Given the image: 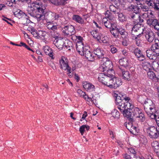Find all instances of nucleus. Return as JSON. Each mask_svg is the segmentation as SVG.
<instances>
[{"instance_id":"nucleus-15","label":"nucleus","mask_w":159,"mask_h":159,"mask_svg":"<svg viewBox=\"0 0 159 159\" xmlns=\"http://www.w3.org/2000/svg\"><path fill=\"white\" fill-rule=\"evenodd\" d=\"M157 20L153 14L150 11L147 20V23L149 25L151 26V24Z\"/></svg>"},{"instance_id":"nucleus-27","label":"nucleus","mask_w":159,"mask_h":159,"mask_svg":"<svg viewBox=\"0 0 159 159\" xmlns=\"http://www.w3.org/2000/svg\"><path fill=\"white\" fill-rule=\"evenodd\" d=\"M147 75L148 77L152 80L154 81L157 80L155 73L149 70L148 71Z\"/></svg>"},{"instance_id":"nucleus-30","label":"nucleus","mask_w":159,"mask_h":159,"mask_svg":"<svg viewBox=\"0 0 159 159\" xmlns=\"http://www.w3.org/2000/svg\"><path fill=\"white\" fill-rule=\"evenodd\" d=\"M64 43L62 40H56L55 44L58 49H62L63 47Z\"/></svg>"},{"instance_id":"nucleus-20","label":"nucleus","mask_w":159,"mask_h":159,"mask_svg":"<svg viewBox=\"0 0 159 159\" xmlns=\"http://www.w3.org/2000/svg\"><path fill=\"white\" fill-rule=\"evenodd\" d=\"M94 54L97 55L99 58H104V51L100 48H97L94 51Z\"/></svg>"},{"instance_id":"nucleus-21","label":"nucleus","mask_w":159,"mask_h":159,"mask_svg":"<svg viewBox=\"0 0 159 159\" xmlns=\"http://www.w3.org/2000/svg\"><path fill=\"white\" fill-rule=\"evenodd\" d=\"M83 88L87 91L90 90H93L94 89V86L90 83H88L87 82H85L83 83Z\"/></svg>"},{"instance_id":"nucleus-35","label":"nucleus","mask_w":159,"mask_h":159,"mask_svg":"<svg viewBox=\"0 0 159 159\" xmlns=\"http://www.w3.org/2000/svg\"><path fill=\"white\" fill-rule=\"evenodd\" d=\"M120 64L122 66L126 67L127 66L128 62L127 60L125 58H123L120 59L119 61Z\"/></svg>"},{"instance_id":"nucleus-36","label":"nucleus","mask_w":159,"mask_h":159,"mask_svg":"<svg viewBox=\"0 0 159 159\" xmlns=\"http://www.w3.org/2000/svg\"><path fill=\"white\" fill-rule=\"evenodd\" d=\"M128 153L130 154V155L133 157L134 158H136V152L133 148H128Z\"/></svg>"},{"instance_id":"nucleus-33","label":"nucleus","mask_w":159,"mask_h":159,"mask_svg":"<svg viewBox=\"0 0 159 159\" xmlns=\"http://www.w3.org/2000/svg\"><path fill=\"white\" fill-rule=\"evenodd\" d=\"M129 7L134 12L135 14H138L139 12L140 8L137 6L132 5Z\"/></svg>"},{"instance_id":"nucleus-11","label":"nucleus","mask_w":159,"mask_h":159,"mask_svg":"<svg viewBox=\"0 0 159 159\" xmlns=\"http://www.w3.org/2000/svg\"><path fill=\"white\" fill-rule=\"evenodd\" d=\"M76 48L79 53L82 56V55L84 54V52L87 49V47L84 46L81 42L79 41L76 43Z\"/></svg>"},{"instance_id":"nucleus-39","label":"nucleus","mask_w":159,"mask_h":159,"mask_svg":"<svg viewBox=\"0 0 159 159\" xmlns=\"http://www.w3.org/2000/svg\"><path fill=\"white\" fill-rule=\"evenodd\" d=\"M133 52L137 57H139L142 54L141 50L138 48L134 49L133 51Z\"/></svg>"},{"instance_id":"nucleus-26","label":"nucleus","mask_w":159,"mask_h":159,"mask_svg":"<svg viewBox=\"0 0 159 159\" xmlns=\"http://www.w3.org/2000/svg\"><path fill=\"white\" fill-rule=\"evenodd\" d=\"M142 66L144 70L148 71L151 70L152 68V66L151 64L147 61H144L142 63Z\"/></svg>"},{"instance_id":"nucleus-4","label":"nucleus","mask_w":159,"mask_h":159,"mask_svg":"<svg viewBox=\"0 0 159 159\" xmlns=\"http://www.w3.org/2000/svg\"><path fill=\"white\" fill-rule=\"evenodd\" d=\"M143 105L144 109L148 115H153L155 112V105L151 100L146 99Z\"/></svg>"},{"instance_id":"nucleus-2","label":"nucleus","mask_w":159,"mask_h":159,"mask_svg":"<svg viewBox=\"0 0 159 159\" xmlns=\"http://www.w3.org/2000/svg\"><path fill=\"white\" fill-rule=\"evenodd\" d=\"M119 98L117 100H116V103L118 106V108L121 112L124 111L125 110L128 109L133 107L128 101L130 100L129 97H127L126 99L122 100L119 99Z\"/></svg>"},{"instance_id":"nucleus-64","label":"nucleus","mask_w":159,"mask_h":159,"mask_svg":"<svg viewBox=\"0 0 159 159\" xmlns=\"http://www.w3.org/2000/svg\"><path fill=\"white\" fill-rule=\"evenodd\" d=\"M156 55V59L157 58L158 56L159 55V48L155 51L153 52Z\"/></svg>"},{"instance_id":"nucleus-25","label":"nucleus","mask_w":159,"mask_h":159,"mask_svg":"<svg viewBox=\"0 0 159 159\" xmlns=\"http://www.w3.org/2000/svg\"><path fill=\"white\" fill-rule=\"evenodd\" d=\"M131 111L133 116L132 117L134 119L135 118H137V116H138L142 112V111L138 107L135 108Z\"/></svg>"},{"instance_id":"nucleus-10","label":"nucleus","mask_w":159,"mask_h":159,"mask_svg":"<svg viewBox=\"0 0 159 159\" xmlns=\"http://www.w3.org/2000/svg\"><path fill=\"white\" fill-rule=\"evenodd\" d=\"M113 65L111 61L107 60L104 62L101 66L100 67V69L101 71H103L104 73L107 74L108 70L112 68Z\"/></svg>"},{"instance_id":"nucleus-32","label":"nucleus","mask_w":159,"mask_h":159,"mask_svg":"<svg viewBox=\"0 0 159 159\" xmlns=\"http://www.w3.org/2000/svg\"><path fill=\"white\" fill-rule=\"evenodd\" d=\"M110 9L111 11L113 12L115 14H118L120 12V9L114 5H110Z\"/></svg>"},{"instance_id":"nucleus-52","label":"nucleus","mask_w":159,"mask_h":159,"mask_svg":"<svg viewBox=\"0 0 159 159\" xmlns=\"http://www.w3.org/2000/svg\"><path fill=\"white\" fill-rule=\"evenodd\" d=\"M49 2L52 3L55 5H58L59 3H60L58 0H49Z\"/></svg>"},{"instance_id":"nucleus-44","label":"nucleus","mask_w":159,"mask_h":159,"mask_svg":"<svg viewBox=\"0 0 159 159\" xmlns=\"http://www.w3.org/2000/svg\"><path fill=\"white\" fill-rule=\"evenodd\" d=\"M152 67L154 70L159 69V65L158 63L156 62H153L152 64Z\"/></svg>"},{"instance_id":"nucleus-24","label":"nucleus","mask_w":159,"mask_h":159,"mask_svg":"<svg viewBox=\"0 0 159 159\" xmlns=\"http://www.w3.org/2000/svg\"><path fill=\"white\" fill-rule=\"evenodd\" d=\"M43 50L46 55H49L52 59H54V57H53V52L52 51L51 49L49 48L48 46H45L44 47Z\"/></svg>"},{"instance_id":"nucleus-41","label":"nucleus","mask_w":159,"mask_h":159,"mask_svg":"<svg viewBox=\"0 0 159 159\" xmlns=\"http://www.w3.org/2000/svg\"><path fill=\"white\" fill-rule=\"evenodd\" d=\"M105 16L106 18L108 19L109 20H113V17L111 15V13L109 11H107L105 14Z\"/></svg>"},{"instance_id":"nucleus-18","label":"nucleus","mask_w":159,"mask_h":159,"mask_svg":"<svg viewBox=\"0 0 159 159\" xmlns=\"http://www.w3.org/2000/svg\"><path fill=\"white\" fill-rule=\"evenodd\" d=\"M85 55L86 58L90 61H93L94 60V56H93L91 52L87 48L85 49L84 52V54L82 56Z\"/></svg>"},{"instance_id":"nucleus-48","label":"nucleus","mask_w":159,"mask_h":159,"mask_svg":"<svg viewBox=\"0 0 159 159\" xmlns=\"http://www.w3.org/2000/svg\"><path fill=\"white\" fill-rule=\"evenodd\" d=\"M35 38L39 39L40 38L39 34L37 32L36 30H35L31 33Z\"/></svg>"},{"instance_id":"nucleus-28","label":"nucleus","mask_w":159,"mask_h":159,"mask_svg":"<svg viewBox=\"0 0 159 159\" xmlns=\"http://www.w3.org/2000/svg\"><path fill=\"white\" fill-rule=\"evenodd\" d=\"M122 73V76L124 79L125 80H128L130 79V75L129 72L128 71H125L123 70H121Z\"/></svg>"},{"instance_id":"nucleus-13","label":"nucleus","mask_w":159,"mask_h":159,"mask_svg":"<svg viewBox=\"0 0 159 159\" xmlns=\"http://www.w3.org/2000/svg\"><path fill=\"white\" fill-rule=\"evenodd\" d=\"M130 17L133 19L134 22L137 24L143 22V20L141 19V16L138 14L133 13L130 15Z\"/></svg>"},{"instance_id":"nucleus-9","label":"nucleus","mask_w":159,"mask_h":159,"mask_svg":"<svg viewBox=\"0 0 159 159\" xmlns=\"http://www.w3.org/2000/svg\"><path fill=\"white\" fill-rule=\"evenodd\" d=\"M63 33L66 35H73L75 32L74 27L72 25L65 26L61 29Z\"/></svg>"},{"instance_id":"nucleus-62","label":"nucleus","mask_w":159,"mask_h":159,"mask_svg":"<svg viewBox=\"0 0 159 159\" xmlns=\"http://www.w3.org/2000/svg\"><path fill=\"white\" fill-rule=\"evenodd\" d=\"M114 20H111V29H114L117 28L116 25L114 24Z\"/></svg>"},{"instance_id":"nucleus-7","label":"nucleus","mask_w":159,"mask_h":159,"mask_svg":"<svg viewBox=\"0 0 159 159\" xmlns=\"http://www.w3.org/2000/svg\"><path fill=\"white\" fill-rule=\"evenodd\" d=\"M158 129L154 126L149 127L147 129V133L151 138L156 139L158 137L157 134Z\"/></svg>"},{"instance_id":"nucleus-58","label":"nucleus","mask_w":159,"mask_h":159,"mask_svg":"<svg viewBox=\"0 0 159 159\" xmlns=\"http://www.w3.org/2000/svg\"><path fill=\"white\" fill-rule=\"evenodd\" d=\"M159 5L158 4V2L156 1V3H155L153 8L157 11H159Z\"/></svg>"},{"instance_id":"nucleus-5","label":"nucleus","mask_w":159,"mask_h":159,"mask_svg":"<svg viewBox=\"0 0 159 159\" xmlns=\"http://www.w3.org/2000/svg\"><path fill=\"white\" fill-rule=\"evenodd\" d=\"M145 28L142 26L140 24H137L133 25L131 30V34L134 37L138 36L140 37L142 34Z\"/></svg>"},{"instance_id":"nucleus-42","label":"nucleus","mask_w":159,"mask_h":159,"mask_svg":"<svg viewBox=\"0 0 159 159\" xmlns=\"http://www.w3.org/2000/svg\"><path fill=\"white\" fill-rule=\"evenodd\" d=\"M137 118H139V120L141 122H143L145 120V115L142 112L140 113L138 116H137Z\"/></svg>"},{"instance_id":"nucleus-60","label":"nucleus","mask_w":159,"mask_h":159,"mask_svg":"<svg viewBox=\"0 0 159 159\" xmlns=\"http://www.w3.org/2000/svg\"><path fill=\"white\" fill-rule=\"evenodd\" d=\"M83 97L86 100L88 101H92V99L91 98H89V97L88 95H87L85 93V96H84Z\"/></svg>"},{"instance_id":"nucleus-38","label":"nucleus","mask_w":159,"mask_h":159,"mask_svg":"<svg viewBox=\"0 0 159 159\" xmlns=\"http://www.w3.org/2000/svg\"><path fill=\"white\" fill-rule=\"evenodd\" d=\"M112 116L114 118L118 119L120 117V113L118 111L116 110H114L112 112Z\"/></svg>"},{"instance_id":"nucleus-54","label":"nucleus","mask_w":159,"mask_h":159,"mask_svg":"<svg viewBox=\"0 0 159 159\" xmlns=\"http://www.w3.org/2000/svg\"><path fill=\"white\" fill-rule=\"evenodd\" d=\"M157 112L156 111L155 113H154L153 118L156 120L157 124L159 123V116L157 115Z\"/></svg>"},{"instance_id":"nucleus-29","label":"nucleus","mask_w":159,"mask_h":159,"mask_svg":"<svg viewBox=\"0 0 159 159\" xmlns=\"http://www.w3.org/2000/svg\"><path fill=\"white\" fill-rule=\"evenodd\" d=\"M151 26L152 27L155 31H157V33L159 32V22L158 20L152 23Z\"/></svg>"},{"instance_id":"nucleus-49","label":"nucleus","mask_w":159,"mask_h":159,"mask_svg":"<svg viewBox=\"0 0 159 159\" xmlns=\"http://www.w3.org/2000/svg\"><path fill=\"white\" fill-rule=\"evenodd\" d=\"M151 50H152L153 52L155 51L156 50H157L159 48V47H158L157 45L155 43L152 45L151 48Z\"/></svg>"},{"instance_id":"nucleus-55","label":"nucleus","mask_w":159,"mask_h":159,"mask_svg":"<svg viewBox=\"0 0 159 159\" xmlns=\"http://www.w3.org/2000/svg\"><path fill=\"white\" fill-rule=\"evenodd\" d=\"M138 36H134L135 37L134 43L138 46H139L140 43V41L139 39H138Z\"/></svg>"},{"instance_id":"nucleus-53","label":"nucleus","mask_w":159,"mask_h":159,"mask_svg":"<svg viewBox=\"0 0 159 159\" xmlns=\"http://www.w3.org/2000/svg\"><path fill=\"white\" fill-rule=\"evenodd\" d=\"M120 34L121 35L125 36L127 35V33L124 29H119V34Z\"/></svg>"},{"instance_id":"nucleus-37","label":"nucleus","mask_w":159,"mask_h":159,"mask_svg":"<svg viewBox=\"0 0 159 159\" xmlns=\"http://www.w3.org/2000/svg\"><path fill=\"white\" fill-rule=\"evenodd\" d=\"M115 96L116 97V100L118 99V98H119V99H120L121 100H122L123 99H124L126 98L127 97H126L125 95L124 94H123L122 93H119V94H115Z\"/></svg>"},{"instance_id":"nucleus-57","label":"nucleus","mask_w":159,"mask_h":159,"mask_svg":"<svg viewBox=\"0 0 159 159\" xmlns=\"http://www.w3.org/2000/svg\"><path fill=\"white\" fill-rule=\"evenodd\" d=\"M77 93L79 94V96L82 97L84 96H85V93L80 89L78 90Z\"/></svg>"},{"instance_id":"nucleus-19","label":"nucleus","mask_w":159,"mask_h":159,"mask_svg":"<svg viewBox=\"0 0 159 159\" xmlns=\"http://www.w3.org/2000/svg\"><path fill=\"white\" fill-rule=\"evenodd\" d=\"M47 27L49 30L55 31L57 29L58 25L53 23V21H47Z\"/></svg>"},{"instance_id":"nucleus-40","label":"nucleus","mask_w":159,"mask_h":159,"mask_svg":"<svg viewBox=\"0 0 159 159\" xmlns=\"http://www.w3.org/2000/svg\"><path fill=\"white\" fill-rule=\"evenodd\" d=\"M107 71V74H106L105 73H104L107 76L111 77V78H112V77L114 76V75L115 74L114 70L112 68L111 69H110V70H108Z\"/></svg>"},{"instance_id":"nucleus-23","label":"nucleus","mask_w":159,"mask_h":159,"mask_svg":"<svg viewBox=\"0 0 159 159\" xmlns=\"http://www.w3.org/2000/svg\"><path fill=\"white\" fill-rule=\"evenodd\" d=\"M146 55L150 59L155 60L156 59V55L153 51L148 49L146 51Z\"/></svg>"},{"instance_id":"nucleus-47","label":"nucleus","mask_w":159,"mask_h":159,"mask_svg":"<svg viewBox=\"0 0 159 159\" xmlns=\"http://www.w3.org/2000/svg\"><path fill=\"white\" fill-rule=\"evenodd\" d=\"M30 20L28 19L27 18H24L22 20V24L25 25H27L28 24L31 22Z\"/></svg>"},{"instance_id":"nucleus-56","label":"nucleus","mask_w":159,"mask_h":159,"mask_svg":"<svg viewBox=\"0 0 159 159\" xmlns=\"http://www.w3.org/2000/svg\"><path fill=\"white\" fill-rule=\"evenodd\" d=\"M110 47L111 48V52L113 54L117 52V49L115 47H114V46H111Z\"/></svg>"},{"instance_id":"nucleus-17","label":"nucleus","mask_w":159,"mask_h":159,"mask_svg":"<svg viewBox=\"0 0 159 159\" xmlns=\"http://www.w3.org/2000/svg\"><path fill=\"white\" fill-rule=\"evenodd\" d=\"M147 40L149 43L152 42L155 38V35L152 32H148L145 36Z\"/></svg>"},{"instance_id":"nucleus-59","label":"nucleus","mask_w":159,"mask_h":159,"mask_svg":"<svg viewBox=\"0 0 159 159\" xmlns=\"http://www.w3.org/2000/svg\"><path fill=\"white\" fill-rule=\"evenodd\" d=\"M151 145L152 147L153 148H155L157 145H159V142L157 141H155L152 143Z\"/></svg>"},{"instance_id":"nucleus-45","label":"nucleus","mask_w":159,"mask_h":159,"mask_svg":"<svg viewBox=\"0 0 159 159\" xmlns=\"http://www.w3.org/2000/svg\"><path fill=\"white\" fill-rule=\"evenodd\" d=\"M146 3L150 7V8H152L153 7L154 5L155 2L152 0L147 1L146 2Z\"/></svg>"},{"instance_id":"nucleus-8","label":"nucleus","mask_w":159,"mask_h":159,"mask_svg":"<svg viewBox=\"0 0 159 159\" xmlns=\"http://www.w3.org/2000/svg\"><path fill=\"white\" fill-rule=\"evenodd\" d=\"M111 79V77L107 76L103 73H100L98 77L99 81L108 87L109 84H110L109 82Z\"/></svg>"},{"instance_id":"nucleus-3","label":"nucleus","mask_w":159,"mask_h":159,"mask_svg":"<svg viewBox=\"0 0 159 159\" xmlns=\"http://www.w3.org/2000/svg\"><path fill=\"white\" fill-rule=\"evenodd\" d=\"M43 13L40 16V20H46L47 21H53V20H57L60 17L59 15L55 13L48 11H47L46 9L43 10Z\"/></svg>"},{"instance_id":"nucleus-63","label":"nucleus","mask_w":159,"mask_h":159,"mask_svg":"<svg viewBox=\"0 0 159 159\" xmlns=\"http://www.w3.org/2000/svg\"><path fill=\"white\" fill-rule=\"evenodd\" d=\"M125 158V159H136V158H134L131 155L126 154Z\"/></svg>"},{"instance_id":"nucleus-34","label":"nucleus","mask_w":159,"mask_h":159,"mask_svg":"<svg viewBox=\"0 0 159 159\" xmlns=\"http://www.w3.org/2000/svg\"><path fill=\"white\" fill-rule=\"evenodd\" d=\"M86 129L87 130H88L89 129V126L86 125H83L81 126L80 128L79 131L82 135H83L85 131V129Z\"/></svg>"},{"instance_id":"nucleus-12","label":"nucleus","mask_w":159,"mask_h":159,"mask_svg":"<svg viewBox=\"0 0 159 159\" xmlns=\"http://www.w3.org/2000/svg\"><path fill=\"white\" fill-rule=\"evenodd\" d=\"M131 107L129 109L125 110L124 111H121V112L123 113L125 117H126L127 118L129 119L130 121H133L134 118L132 117L133 116L131 111H132V109H131Z\"/></svg>"},{"instance_id":"nucleus-31","label":"nucleus","mask_w":159,"mask_h":159,"mask_svg":"<svg viewBox=\"0 0 159 159\" xmlns=\"http://www.w3.org/2000/svg\"><path fill=\"white\" fill-rule=\"evenodd\" d=\"M110 31L111 33L115 38H117L119 37V29L118 28L114 29H111Z\"/></svg>"},{"instance_id":"nucleus-61","label":"nucleus","mask_w":159,"mask_h":159,"mask_svg":"<svg viewBox=\"0 0 159 159\" xmlns=\"http://www.w3.org/2000/svg\"><path fill=\"white\" fill-rule=\"evenodd\" d=\"M128 44V39H123L122 41V44L125 46H127Z\"/></svg>"},{"instance_id":"nucleus-14","label":"nucleus","mask_w":159,"mask_h":159,"mask_svg":"<svg viewBox=\"0 0 159 159\" xmlns=\"http://www.w3.org/2000/svg\"><path fill=\"white\" fill-rule=\"evenodd\" d=\"M59 63L61 69L65 70H70V67L69 66L68 62L66 59H62L60 60Z\"/></svg>"},{"instance_id":"nucleus-22","label":"nucleus","mask_w":159,"mask_h":159,"mask_svg":"<svg viewBox=\"0 0 159 159\" xmlns=\"http://www.w3.org/2000/svg\"><path fill=\"white\" fill-rule=\"evenodd\" d=\"M72 19L77 23L80 24L84 23V20L82 18L78 15H74L72 16Z\"/></svg>"},{"instance_id":"nucleus-1","label":"nucleus","mask_w":159,"mask_h":159,"mask_svg":"<svg viewBox=\"0 0 159 159\" xmlns=\"http://www.w3.org/2000/svg\"><path fill=\"white\" fill-rule=\"evenodd\" d=\"M45 9V5L42 2L38 1L33 2L29 6L27 11L31 16L36 18L38 21H40V16Z\"/></svg>"},{"instance_id":"nucleus-43","label":"nucleus","mask_w":159,"mask_h":159,"mask_svg":"<svg viewBox=\"0 0 159 159\" xmlns=\"http://www.w3.org/2000/svg\"><path fill=\"white\" fill-rule=\"evenodd\" d=\"M104 24L105 26L107 28L111 29V20H107V21H105Z\"/></svg>"},{"instance_id":"nucleus-6","label":"nucleus","mask_w":159,"mask_h":159,"mask_svg":"<svg viewBox=\"0 0 159 159\" xmlns=\"http://www.w3.org/2000/svg\"><path fill=\"white\" fill-rule=\"evenodd\" d=\"M108 87L111 88L116 89L121 85V81L120 78L115 77L111 78Z\"/></svg>"},{"instance_id":"nucleus-16","label":"nucleus","mask_w":159,"mask_h":159,"mask_svg":"<svg viewBox=\"0 0 159 159\" xmlns=\"http://www.w3.org/2000/svg\"><path fill=\"white\" fill-rule=\"evenodd\" d=\"M127 129L130 131L131 133L136 134L138 133V130H137V128L133 125L132 123H128L126 125Z\"/></svg>"},{"instance_id":"nucleus-50","label":"nucleus","mask_w":159,"mask_h":159,"mask_svg":"<svg viewBox=\"0 0 159 159\" xmlns=\"http://www.w3.org/2000/svg\"><path fill=\"white\" fill-rule=\"evenodd\" d=\"M149 13L148 12H145L141 15V16L143 19H147Z\"/></svg>"},{"instance_id":"nucleus-46","label":"nucleus","mask_w":159,"mask_h":159,"mask_svg":"<svg viewBox=\"0 0 159 159\" xmlns=\"http://www.w3.org/2000/svg\"><path fill=\"white\" fill-rule=\"evenodd\" d=\"M119 19L121 21L123 22L125 20V16L121 13H119L118 14Z\"/></svg>"},{"instance_id":"nucleus-51","label":"nucleus","mask_w":159,"mask_h":159,"mask_svg":"<svg viewBox=\"0 0 159 159\" xmlns=\"http://www.w3.org/2000/svg\"><path fill=\"white\" fill-rule=\"evenodd\" d=\"M141 9L144 11L148 12L149 8L148 7L145 6L143 5H142L140 6Z\"/></svg>"}]
</instances>
